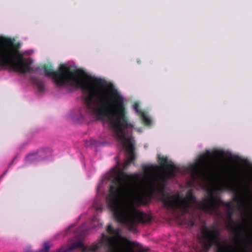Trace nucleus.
Returning <instances> with one entry per match:
<instances>
[{"label": "nucleus", "mask_w": 252, "mask_h": 252, "mask_svg": "<svg viewBox=\"0 0 252 252\" xmlns=\"http://www.w3.org/2000/svg\"><path fill=\"white\" fill-rule=\"evenodd\" d=\"M134 109L135 110L136 112L137 113L138 115H140L143 112L140 109L139 104L137 103H135L134 105Z\"/></svg>", "instance_id": "ddd939ff"}, {"label": "nucleus", "mask_w": 252, "mask_h": 252, "mask_svg": "<svg viewBox=\"0 0 252 252\" xmlns=\"http://www.w3.org/2000/svg\"><path fill=\"white\" fill-rule=\"evenodd\" d=\"M31 156H35V155H29V156H28V158H30V157H31Z\"/></svg>", "instance_id": "6ab92c4d"}, {"label": "nucleus", "mask_w": 252, "mask_h": 252, "mask_svg": "<svg viewBox=\"0 0 252 252\" xmlns=\"http://www.w3.org/2000/svg\"><path fill=\"white\" fill-rule=\"evenodd\" d=\"M156 167L153 165L148 166L145 165L143 167V170L145 172H148L155 169Z\"/></svg>", "instance_id": "f8f14e48"}, {"label": "nucleus", "mask_w": 252, "mask_h": 252, "mask_svg": "<svg viewBox=\"0 0 252 252\" xmlns=\"http://www.w3.org/2000/svg\"><path fill=\"white\" fill-rule=\"evenodd\" d=\"M192 168L199 175H205L212 170L210 161L207 157L202 158L197 163L192 166Z\"/></svg>", "instance_id": "0eeeda50"}, {"label": "nucleus", "mask_w": 252, "mask_h": 252, "mask_svg": "<svg viewBox=\"0 0 252 252\" xmlns=\"http://www.w3.org/2000/svg\"><path fill=\"white\" fill-rule=\"evenodd\" d=\"M158 161L160 165L166 170L168 177L173 178L175 177L176 172L179 169L177 166L172 162L169 163L168 158L166 157H160L158 155Z\"/></svg>", "instance_id": "6e6552de"}, {"label": "nucleus", "mask_w": 252, "mask_h": 252, "mask_svg": "<svg viewBox=\"0 0 252 252\" xmlns=\"http://www.w3.org/2000/svg\"><path fill=\"white\" fill-rule=\"evenodd\" d=\"M209 196L205 199L204 202L201 203V209L205 212L209 214H213L217 215L220 214L219 208L220 205L225 206L227 208V214L230 221L233 222L232 216L234 213V209L230 202H224L220 198L216 197L214 195L212 188L208 190Z\"/></svg>", "instance_id": "20e7f679"}, {"label": "nucleus", "mask_w": 252, "mask_h": 252, "mask_svg": "<svg viewBox=\"0 0 252 252\" xmlns=\"http://www.w3.org/2000/svg\"><path fill=\"white\" fill-rule=\"evenodd\" d=\"M30 81L37 87L39 92H42L44 90V83L42 79L35 76H32L30 77Z\"/></svg>", "instance_id": "1a4fd4ad"}, {"label": "nucleus", "mask_w": 252, "mask_h": 252, "mask_svg": "<svg viewBox=\"0 0 252 252\" xmlns=\"http://www.w3.org/2000/svg\"><path fill=\"white\" fill-rule=\"evenodd\" d=\"M143 123L146 125H150L151 124V120L150 118L144 112H143L140 115Z\"/></svg>", "instance_id": "9d476101"}, {"label": "nucleus", "mask_w": 252, "mask_h": 252, "mask_svg": "<svg viewBox=\"0 0 252 252\" xmlns=\"http://www.w3.org/2000/svg\"><path fill=\"white\" fill-rule=\"evenodd\" d=\"M194 224V223L193 221H191V226H193Z\"/></svg>", "instance_id": "f3484780"}, {"label": "nucleus", "mask_w": 252, "mask_h": 252, "mask_svg": "<svg viewBox=\"0 0 252 252\" xmlns=\"http://www.w3.org/2000/svg\"><path fill=\"white\" fill-rule=\"evenodd\" d=\"M227 227H228V228H229V229H230L233 231L237 232L238 231V228H236L235 227H234L231 223L228 224Z\"/></svg>", "instance_id": "dca6fc26"}, {"label": "nucleus", "mask_w": 252, "mask_h": 252, "mask_svg": "<svg viewBox=\"0 0 252 252\" xmlns=\"http://www.w3.org/2000/svg\"><path fill=\"white\" fill-rule=\"evenodd\" d=\"M235 240L236 242L238 248L239 249L241 250V252H248L244 248H242L241 247V246L240 245V237H239V236L236 237L235 239Z\"/></svg>", "instance_id": "9b49d317"}, {"label": "nucleus", "mask_w": 252, "mask_h": 252, "mask_svg": "<svg viewBox=\"0 0 252 252\" xmlns=\"http://www.w3.org/2000/svg\"><path fill=\"white\" fill-rule=\"evenodd\" d=\"M222 187L236 192L238 198H240V193L241 191H244L249 194H251L250 187L248 185H244L240 181L231 180L220 187L219 189H221Z\"/></svg>", "instance_id": "423d86ee"}, {"label": "nucleus", "mask_w": 252, "mask_h": 252, "mask_svg": "<svg viewBox=\"0 0 252 252\" xmlns=\"http://www.w3.org/2000/svg\"><path fill=\"white\" fill-rule=\"evenodd\" d=\"M139 180L137 174H127L120 172L111 181L109 193L106 197L108 207L112 211L114 218L129 231L136 232L139 223L151 221V218L139 211L135 205V202L146 204L148 196L151 197L155 193L162 195L165 208L174 211L179 209L182 214H189V209L196 201L190 191H188L186 197L179 194L174 197L165 196L164 182L156 177L150 181L148 191L146 192L142 189H137L136 183Z\"/></svg>", "instance_id": "f03ea898"}, {"label": "nucleus", "mask_w": 252, "mask_h": 252, "mask_svg": "<svg viewBox=\"0 0 252 252\" xmlns=\"http://www.w3.org/2000/svg\"><path fill=\"white\" fill-rule=\"evenodd\" d=\"M98 209H100V208H97V210H98Z\"/></svg>", "instance_id": "412c9836"}, {"label": "nucleus", "mask_w": 252, "mask_h": 252, "mask_svg": "<svg viewBox=\"0 0 252 252\" xmlns=\"http://www.w3.org/2000/svg\"><path fill=\"white\" fill-rule=\"evenodd\" d=\"M96 143V141L95 140L91 139L88 142H86V146L89 147L92 145H95Z\"/></svg>", "instance_id": "2eb2a0df"}, {"label": "nucleus", "mask_w": 252, "mask_h": 252, "mask_svg": "<svg viewBox=\"0 0 252 252\" xmlns=\"http://www.w3.org/2000/svg\"><path fill=\"white\" fill-rule=\"evenodd\" d=\"M1 40L3 45L0 47V68H8L22 73L43 69L45 76L52 77L58 87L68 86L80 88L83 91L81 97L87 109L97 120L107 118L115 137L125 148L127 159L124 162V168H126L135 160L134 142L131 137H126L125 133V130L132 128L133 125L126 116L124 99L116 89L111 88L110 97L104 91L95 87L102 86L103 80L89 77L92 84L86 83L83 77L87 75L83 70H72L63 64L60 65L57 71H54L51 65L31 67L32 61L24 58L20 54V43H15L10 38L2 37Z\"/></svg>", "instance_id": "f257e3e1"}, {"label": "nucleus", "mask_w": 252, "mask_h": 252, "mask_svg": "<svg viewBox=\"0 0 252 252\" xmlns=\"http://www.w3.org/2000/svg\"><path fill=\"white\" fill-rule=\"evenodd\" d=\"M106 231L109 234L115 235L117 237H110L102 233L98 242L94 243L89 246H84L83 242L78 240L73 243L68 248H61L56 252H69L78 248H81L82 252H94L102 246L105 247V252H135L131 247V245H135V243L122 236L119 228L114 229L110 224L107 226Z\"/></svg>", "instance_id": "7ed1b4c3"}, {"label": "nucleus", "mask_w": 252, "mask_h": 252, "mask_svg": "<svg viewBox=\"0 0 252 252\" xmlns=\"http://www.w3.org/2000/svg\"><path fill=\"white\" fill-rule=\"evenodd\" d=\"M246 225H247V223H246V222L245 221L244 224V225H243V227H244V228H245V227H246Z\"/></svg>", "instance_id": "a211bd4d"}, {"label": "nucleus", "mask_w": 252, "mask_h": 252, "mask_svg": "<svg viewBox=\"0 0 252 252\" xmlns=\"http://www.w3.org/2000/svg\"><path fill=\"white\" fill-rule=\"evenodd\" d=\"M50 246L48 243H44L43 245V249L40 250L39 252H48Z\"/></svg>", "instance_id": "4468645a"}, {"label": "nucleus", "mask_w": 252, "mask_h": 252, "mask_svg": "<svg viewBox=\"0 0 252 252\" xmlns=\"http://www.w3.org/2000/svg\"><path fill=\"white\" fill-rule=\"evenodd\" d=\"M203 242L204 247L209 249L214 245H219V248L217 252H225L229 249V246H221L219 241L220 240V232L218 225L216 223L211 225L209 227L206 226L202 227Z\"/></svg>", "instance_id": "39448f33"}, {"label": "nucleus", "mask_w": 252, "mask_h": 252, "mask_svg": "<svg viewBox=\"0 0 252 252\" xmlns=\"http://www.w3.org/2000/svg\"><path fill=\"white\" fill-rule=\"evenodd\" d=\"M241 226H242L241 225H239V227H241Z\"/></svg>", "instance_id": "aec40b11"}]
</instances>
